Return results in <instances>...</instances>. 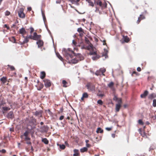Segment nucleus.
I'll return each mask as SVG.
<instances>
[{
    "instance_id": "1",
    "label": "nucleus",
    "mask_w": 156,
    "mask_h": 156,
    "mask_svg": "<svg viewBox=\"0 0 156 156\" xmlns=\"http://www.w3.org/2000/svg\"><path fill=\"white\" fill-rule=\"evenodd\" d=\"M70 51V49L68 48L67 50L65 48H63L62 52L63 54L65 56L66 58L68 60L69 62L70 63L75 64L78 62V59H77L75 56L73 59L72 58V56L69 53Z\"/></svg>"
},
{
    "instance_id": "2",
    "label": "nucleus",
    "mask_w": 156,
    "mask_h": 156,
    "mask_svg": "<svg viewBox=\"0 0 156 156\" xmlns=\"http://www.w3.org/2000/svg\"><path fill=\"white\" fill-rule=\"evenodd\" d=\"M105 71V69L104 68H101L99 70L97 71L96 73L95 74L97 75H104V73Z\"/></svg>"
},
{
    "instance_id": "3",
    "label": "nucleus",
    "mask_w": 156,
    "mask_h": 156,
    "mask_svg": "<svg viewBox=\"0 0 156 156\" xmlns=\"http://www.w3.org/2000/svg\"><path fill=\"white\" fill-rule=\"evenodd\" d=\"M90 55H95V56H93L92 57V58L93 60H96L99 58V56L97 55L96 52L95 51H90Z\"/></svg>"
},
{
    "instance_id": "4",
    "label": "nucleus",
    "mask_w": 156,
    "mask_h": 156,
    "mask_svg": "<svg viewBox=\"0 0 156 156\" xmlns=\"http://www.w3.org/2000/svg\"><path fill=\"white\" fill-rule=\"evenodd\" d=\"M6 117L8 119H12L14 117L13 112L12 111H10L6 115Z\"/></svg>"
},
{
    "instance_id": "5",
    "label": "nucleus",
    "mask_w": 156,
    "mask_h": 156,
    "mask_svg": "<svg viewBox=\"0 0 156 156\" xmlns=\"http://www.w3.org/2000/svg\"><path fill=\"white\" fill-rule=\"evenodd\" d=\"M23 8H21L20 11L19 12L18 15L20 17L23 18L25 17V15L24 13L23 12Z\"/></svg>"
},
{
    "instance_id": "6",
    "label": "nucleus",
    "mask_w": 156,
    "mask_h": 156,
    "mask_svg": "<svg viewBox=\"0 0 156 156\" xmlns=\"http://www.w3.org/2000/svg\"><path fill=\"white\" fill-rule=\"evenodd\" d=\"M44 81L46 87H50L51 83L49 80L47 79H45L44 80Z\"/></svg>"
},
{
    "instance_id": "7",
    "label": "nucleus",
    "mask_w": 156,
    "mask_h": 156,
    "mask_svg": "<svg viewBox=\"0 0 156 156\" xmlns=\"http://www.w3.org/2000/svg\"><path fill=\"white\" fill-rule=\"evenodd\" d=\"M2 113L4 115H5L6 112L10 110V108L7 107H4L2 108Z\"/></svg>"
},
{
    "instance_id": "8",
    "label": "nucleus",
    "mask_w": 156,
    "mask_h": 156,
    "mask_svg": "<svg viewBox=\"0 0 156 156\" xmlns=\"http://www.w3.org/2000/svg\"><path fill=\"white\" fill-rule=\"evenodd\" d=\"M41 35H37L36 33L34 32V36L32 39L34 40H37L38 39L40 38Z\"/></svg>"
},
{
    "instance_id": "9",
    "label": "nucleus",
    "mask_w": 156,
    "mask_h": 156,
    "mask_svg": "<svg viewBox=\"0 0 156 156\" xmlns=\"http://www.w3.org/2000/svg\"><path fill=\"white\" fill-rule=\"evenodd\" d=\"M43 112L42 110L36 111L35 113V115L36 116L41 117H42Z\"/></svg>"
},
{
    "instance_id": "10",
    "label": "nucleus",
    "mask_w": 156,
    "mask_h": 156,
    "mask_svg": "<svg viewBox=\"0 0 156 156\" xmlns=\"http://www.w3.org/2000/svg\"><path fill=\"white\" fill-rule=\"evenodd\" d=\"M29 122L30 123H31L32 125H34L36 124V119L32 117L30 118Z\"/></svg>"
},
{
    "instance_id": "11",
    "label": "nucleus",
    "mask_w": 156,
    "mask_h": 156,
    "mask_svg": "<svg viewBox=\"0 0 156 156\" xmlns=\"http://www.w3.org/2000/svg\"><path fill=\"white\" fill-rule=\"evenodd\" d=\"M148 94V92L147 90H145L143 94H141L140 97L142 98H145Z\"/></svg>"
},
{
    "instance_id": "12",
    "label": "nucleus",
    "mask_w": 156,
    "mask_h": 156,
    "mask_svg": "<svg viewBox=\"0 0 156 156\" xmlns=\"http://www.w3.org/2000/svg\"><path fill=\"white\" fill-rule=\"evenodd\" d=\"M108 53V51L107 49H104V51L103 52V54L102 55V56H104L105 57V58H106L108 57L107 54Z\"/></svg>"
},
{
    "instance_id": "13",
    "label": "nucleus",
    "mask_w": 156,
    "mask_h": 156,
    "mask_svg": "<svg viewBox=\"0 0 156 156\" xmlns=\"http://www.w3.org/2000/svg\"><path fill=\"white\" fill-rule=\"evenodd\" d=\"M97 95L102 97L104 96V93L103 91L98 90V93H97Z\"/></svg>"
},
{
    "instance_id": "14",
    "label": "nucleus",
    "mask_w": 156,
    "mask_h": 156,
    "mask_svg": "<svg viewBox=\"0 0 156 156\" xmlns=\"http://www.w3.org/2000/svg\"><path fill=\"white\" fill-rule=\"evenodd\" d=\"M86 49H87L89 50H92V51H94V48L93 47V45L91 44L89 45L88 46H86Z\"/></svg>"
},
{
    "instance_id": "15",
    "label": "nucleus",
    "mask_w": 156,
    "mask_h": 156,
    "mask_svg": "<svg viewBox=\"0 0 156 156\" xmlns=\"http://www.w3.org/2000/svg\"><path fill=\"white\" fill-rule=\"evenodd\" d=\"M19 32L20 34L23 35L26 33V32L24 28L23 27L20 30Z\"/></svg>"
},
{
    "instance_id": "16",
    "label": "nucleus",
    "mask_w": 156,
    "mask_h": 156,
    "mask_svg": "<svg viewBox=\"0 0 156 156\" xmlns=\"http://www.w3.org/2000/svg\"><path fill=\"white\" fill-rule=\"evenodd\" d=\"M37 44L38 45V47H39L43 45V42L41 40H39L37 42Z\"/></svg>"
},
{
    "instance_id": "17",
    "label": "nucleus",
    "mask_w": 156,
    "mask_h": 156,
    "mask_svg": "<svg viewBox=\"0 0 156 156\" xmlns=\"http://www.w3.org/2000/svg\"><path fill=\"white\" fill-rule=\"evenodd\" d=\"M155 97H156V94L154 93H152L149 95L148 97V98L150 99H152Z\"/></svg>"
},
{
    "instance_id": "18",
    "label": "nucleus",
    "mask_w": 156,
    "mask_h": 156,
    "mask_svg": "<svg viewBox=\"0 0 156 156\" xmlns=\"http://www.w3.org/2000/svg\"><path fill=\"white\" fill-rule=\"evenodd\" d=\"M76 57L77 58V59H78V61L79 60H82L83 59V57L82 56V55L80 54H77Z\"/></svg>"
},
{
    "instance_id": "19",
    "label": "nucleus",
    "mask_w": 156,
    "mask_h": 156,
    "mask_svg": "<svg viewBox=\"0 0 156 156\" xmlns=\"http://www.w3.org/2000/svg\"><path fill=\"white\" fill-rule=\"evenodd\" d=\"M121 107V105H120L119 104H116L115 107V110L116 111V112H119Z\"/></svg>"
},
{
    "instance_id": "20",
    "label": "nucleus",
    "mask_w": 156,
    "mask_h": 156,
    "mask_svg": "<svg viewBox=\"0 0 156 156\" xmlns=\"http://www.w3.org/2000/svg\"><path fill=\"white\" fill-rule=\"evenodd\" d=\"M145 17L143 15H140V17L138 18V20L137 21V23H139L140 22L141 20L145 19Z\"/></svg>"
},
{
    "instance_id": "21",
    "label": "nucleus",
    "mask_w": 156,
    "mask_h": 156,
    "mask_svg": "<svg viewBox=\"0 0 156 156\" xmlns=\"http://www.w3.org/2000/svg\"><path fill=\"white\" fill-rule=\"evenodd\" d=\"M42 141L46 144H48L49 143L48 140L46 138H42Z\"/></svg>"
},
{
    "instance_id": "22",
    "label": "nucleus",
    "mask_w": 156,
    "mask_h": 156,
    "mask_svg": "<svg viewBox=\"0 0 156 156\" xmlns=\"http://www.w3.org/2000/svg\"><path fill=\"white\" fill-rule=\"evenodd\" d=\"M45 76V73L44 72H41V73L40 77L41 79H44Z\"/></svg>"
},
{
    "instance_id": "23",
    "label": "nucleus",
    "mask_w": 156,
    "mask_h": 156,
    "mask_svg": "<svg viewBox=\"0 0 156 156\" xmlns=\"http://www.w3.org/2000/svg\"><path fill=\"white\" fill-rule=\"evenodd\" d=\"M78 150L76 149H74V154H73V156H78L79 155V153L78 152Z\"/></svg>"
},
{
    "instance_id": "24",
    "label": "nucleus",
    "mask_w": 156,
    "mask_h": 156,
    "mask_svg": "<svg viewBox=\"0 0 156 156\" xmlns=\"http://www.w3.org/2000/svg\"><path fill=\"white\" fill-rule=\"evenodd\" d=\"M88 149L86 147H83V148H82L80 150V151L82 153H83L85 152H86L87 151Z\"/></svg>"
},
{
    "instance_id": "25",
    "label": "nucleus",
    "mask_w": 156,
    "mask_h": 156,
    "mask_svg": "<svg viewBox=\"0 0 156 156\" xmlns=\"http://www.w3.org/2000/svg\"><path fill=\"white\" fill-rule=\"evenodd\" d=\"M30 132L28 131H26L23 134V136H28V135L29 134ZM23 135H21L20 136V137L21 138H23Z\"/></svg>"
},
{
    "instance_id": "26",
    "label": "nucleus",
    "mask_w": 156,
    "mask_h": 156,
    "mask_svg": "<svg viewBox=\"0 0 156 156\" xmlns=\"http://www.w3.org/2000/svg\"><path fill=\"white\" fill-rule=\"evenodd\" d=\"M139 130L140 134L143 137H144L146 136L145 133L144 131H142L140 129H139Z\"/></svg>"
},
{
    "instance_id": "27",
    "label": "nucleus",
    "mask_w": 156,
    "mask_h": 156,
    "mask_svg": "<svg viewBox=\"0 0 156 156\" xmlns=\"http://www.w3.org/2000/svg\"><path fill=\"white\" fill-rule=\"evenodd\" d=\"M96 132L97 133H102L103 132V130L101 128L99 127L97 128Z\"/></svg>"
},
{
    "instance_id": "28",
    "label": "nucleus",
    "mask_w": 156,
    "mask_h": 156,
    "mask_svg": "<svg viewBox=\"0 0 156 156\" xmlns=\"http://www.w3.org/2000/svg\"><path fill=\"white\" fill-rule=\"evenodd\" d=\"M86 86L88 88H93L94 87H95L94 86V85L92 84L91 83H88L86 85Z\"/></svg>"
},
{
    "instance_id": "29",
    "label": "nucleus",
    "mask_w": 156,
    "mask_h": 156,
    "mask_svg": "<svg viewBox=\"0 0 156 156\" xmlns=\"http://www.w3.org/2000/svg\"><path fill=\"white\" fill-rule=\"evenodd\" d=\"M123 39L125 42H128L129 41V39L127 36H123Z\"/></svg>"
},
{
    "instance_id": "30",
    "label": "nucleus",
    "mask_w": 156,
    "mask_h": 156,
    "mask_svg": "<svg viewBox=\"0 0 156 156\" xmlns=\"http://www.w3.org/2000/svg\"><path fill=\"white\" fill-rule=\"evenodd\" d=\"M59 146L60 148L62 150H64L66 148V146L64 144H59Z\"/></svg>"
},
{
    "instance_id": "31",
    "label": "nucleus",
    "mask_w": 156,
    "mask_h": 156,
    "mask_svg": "<svg viewBox=\"0 0 156 156\" xmlns=\"http://www.w3.org/2000/svg\"><path fill=\"white\" fill-rule=\"evenodd\" d=\"M56 55L57 57L61 60L62 61L63 58L60 55V54L58 53H56Z\"/></svg>"
},
{
    "instance_id": "32",
    "label": "nucleus",
    "mask_w": 156,
    "mask_h": 156,
    "mask_svg": "<svg viewBox=\"0 0 156 156\" xmlns=\"http://www.w3.org/2000/svg\"><path fill=\"white\" fill-rule=\"evenodd\" d=\"M1 80L3 83H5L6 82V79L5 77H3L1 79Z\"/></svg>"
},
{
    "instance_id": "33",
    "label": "nucleus",
    "mask_w": 156,
    "mask_h": 156,
    "mask_svg": "<svg viewBox=\"0 0 156 156\" xmlns=\"http://www.w3.org/2000/svg\"><path fill=\"white\" fill-rule=\"evenodd\" d=\"M82 96L84 98H87L88 97V95L87 93H84L83 94Z\"/></svg>"
},
{
    "instance_id": "34",
    "label": "nucleus",
    "mask_w": 156,
    "mask_h": 156,
    "mask_svg": "<svg viewBox=\"0 0 156 156\" xmlns=\"http://www.w3.org/2000/svg\"><path fill=\"white\" fill-rule=\"evenodd\" d=\"M116 101H117L118 102V104H119L120 105H121L122 103V99L121 98H119L118 99V100H117Z\"/></svg>"
},
{
    "instance_id": "35",
    "label": "nucleus",
    "mask_w": 156,
    "mask_h": 156,
    "mask_svg": "<svg viewBox=\"0 0 156 156\" xmlns=\"http://www.w3.org/2000/svg\"><path fill=\"white\" fill-rule=\"evenodd\" d=\"M116 101H117L118 102V104H119L120 105H121L122 103V99L121 98H119L118 99V100H117Z\"/></svg>"
},
{
    "instance_id": "36",
    "label": "nucleus",
    "mask_w": 156,
    "mask_h": 156,
    "mask_svg": "<svg viewBox=\"0 0 156 156\" xmlns=\"http://www.w3.org/2000/svg\"><path fill=\"white\" fill-rule=\"evenodd\" d=\"M10 40L11 41L14 43H15L16 42V40L15 38V37H11L10 39Z\"/></svg>"
},
{
    "instance_id": "37",
    "label": "nucleus",
    "mask_w": 156,
    "mask_h": 156,
    "mask_svg": "<svg viewBox=\"0 0 156 156\" xmlns=\"http://www.w3.org/2000/svg\"><path fill=\"white\" fill-rule=\"evenodd\" d=\"M67 83V82L65 80H63L62 81V83L63 85V87H66L67 86L66 85V84Z\"/></svg>"
},
{
    "instance_id": "38",
    "label": "nucleus",
    "mask_w": 156,
    "mask_h": 156,
    "mask_svg": "<svg viewBox=\"0 0 156 156\" xmlns=\"http://www.w3.org/2000/svg\"><path fill=\"white\" fill-rule=\"evenodd\" d=\"M153 106L154 107H156V99H154L153 100Z\"/></svg>"
},
{
    "instance_id": "39",
    "label": "nucleus",
    "mask_w": 156,
    "mask_h": 156,
    "mask_svg": "<svg viewBox=\"0 0 156 156\" xmlns=\"http://www.w3.org/2000/svg\"><path fill=\"white\" fill-rule=\"evenodd\" d=\"M28 37H26L25 38L24 41H23V43H27L28 41Z\"/></svg>"
},
{
    "instance_id": "40",
    "label": "nucleus",
    "mask_w": 156,
    "mask_h": 156,
    "mask_svg": "<svg viewBox=\"0 0 156 156\" xmlns=\"http://www.w3.org/2000/svg\"><path fill=\"white\" fill-rule=\"evenodd\" d=\"M97 103L101 105H102L103 104V102L101 100H99L98 101Z\"/></svg>"
},
{
    "instance_id": "41",
    "label": "nucleus",
    "mask_w": 156,
    "mask_h": 156,
    "mask_svg": "<svg viewBox=\"0 0 156 156\" xmlns=\"http://www.w3.org/2000/svg\"><path fill=\"white\" fill-rule=\"evenodd\" d=\"M70 1L71 3L73 4H77V3L76 1V0H69Z\"/></svg>"
},
{
    "instance_id": "42",
    "label": "nucleus",
    "mask_w": 156,
    "mask_h": 156,
    "mask_svg": "<svg viewBox=\"0 0 156 156\" xmlns=\"http://www.w3.org/2000/svg\"><path fill=\"white\" fill-rule=\"evenodd\" d=\"M114 83L113 82H111L108 84V86L109 87H112L113 86Z\"/></svg>"
},
{
    "instance_id": "43",
    "label": "nucleus",
    "mask_w": 156,
    "mask_h": 156,
    "mask_svg": "<svg viewBox=\"0 0 156 156\" xmlns=\"http://www.w3.org/2000/svg\"><path fill=\"white\" fill-rule=\"evenodd\" d=\"M97 4L101 6H102V2L98 0L97 2Z\"/></svg>"
},
{
    "instance_id": "44",
    "label": "nucleus",
    "mask_w": 156,
    "mask_h": 156,
    "mask_svg": "<svg viewBox=\"0 0 156 156\" xmlns=\"http://www.w3.org/2000/svg\"><path fill=\"white\" fill-rule=\"evenodd\" d=\"M138 123L141 125H143L144 124V123L142 121L141 119H139L138 120Z\"/></svg>"
},
{
    "instance_id": "45",
    "label": "nucleus",
    "mask_w": 156,
    "mask_h": 156,
    "mask_svg": "<svg viewBox=\"0 0 156 156\" xmlns=\"http://www.w3.org/2000/svg\"><path fill=\"white\" fill-rule=\"evenodd\" d=\"M10 14V12L8 11H6L5 12V15L6 16H9Z\"/></svg>"
},
{
    "instance_id": "46",
    "label": "nucleus",
    "mask_w": 156,
    "mask_h": 156,
    "mask_svg": "<svg viewBox=\"0 0 156 156\" xmlns=\"http://www.w3.org/2000/svg\"><path fill=\"white\" fill-rule=\"evenodd\" d=\"M118 98H117V96L115 95L113 98V100L114 101H116L118 100Z\"/></svg>"
},
{
    "instance_id": "47",
    "label": "nucleus",
    "mask_w": 156,
    "mask_h": 156,
    "mask_svg": "<svg viewBox=\"0 0 156 156\" xmlns=\"http://www.w3.org/2000/svg\"><path fill=\"white\" fill-rule=\"evenodd\" d=\"M30 138L28 136H25V140H30Z\"/></svg>"
},
{
    "instance_id": "48",
    "label": "nucleus",
    "mask_w": 156,
    "mask_h": 156,
    "mask_svg": "<svg viewBox=\"0 0 156 156\" xmlns=\"http://www.w3.org/2000/svg\"><path fill=\"white\" fill-rule=\"evenodd\" d=\"M77 31L79 32H81L82 31V29L81 28H79L77 29Z\"/></svg>"
},
{
    "instance_id": "49",
    "label": "nucleus",
    "mask_w": 156,
    "mask_h": 156,
    "mask_svg": "<svg viewBox=\"0 0 156 156\" xmlns=\"http://www.w3.org/2000/svg\"><path fill=\"white\" fill-rule=\"evenodd\" d=\"M0 152H2V153H4L6 152V150L5 149H2V150H1L0 151Z\"/></svg>"
},
{
    "instance_id": "50",
    "label": "nucleus",
    "mask_w": 156,
    "mask_h": 156,
    "mask_svg": "<svg viewBox=\"0 0 156 156\" xmlns=\"http://www.w3.org/2000/svg\"><path fill=\"white\" fill-rule=\"evenodd\" d=\"M63 107H62L60 109L59 113H62L63 112Z\"/></svg>"
},
{
    "instance_id": "51",
    "label": "nucleus",
    "mask_w": 156,
    "mask_h": 156,
    "mask_svg": "<svg viewBox=\"0 0 156 156\" xmlns=\"http://www.w3.org/2000/svg\"><path fill=\"white\" fill-rule=\"evenodd\" d=\"M30 33L31 34L34 31V28L32 27H30Z\"/></svg>"
},
{
    "instance_id": "52",
    "label": "nucleus",
    "mask_w": 156,
    "mask_h": 156,
    "mask_svg": "<svg viewBox=\"0 0 156 156\" xmlns=\"http://www.w3.org/2000/svg\"><path fill=\"white\" fill-rule=\"evenodd\" d=\"M105 129L108 131H110L112 130V128L106 127L105 128Z\"/></svg>"
},
{
    "instance_id": "53",
    "label": "nucleus",
    "mask_w": 156,
    "mask_h": 156,
    "mask_svg": "<svg viewBox=\"0 0 156 156\" xmlns=\"http://www.w3.org/2000/svg\"><path fill=\"white\" fill-rule=\"evenodd\" d=\"M91 145L89 144H86V147L87 148H89L91 147Z\"/></svg>"
},
{
    "instance_id": "54",
    "label": "nucleus",
    "mask_w": 156,
    "mask_h": 156,
    "mask_svg": "<svg viewBox=\"0 0 156 156\" xmlns=\"http://www.w3.org/2000/svg\"><path fill=\"white\" fill-rule=\"evenodd\" d=\"M41 129H43L44 130H45L46 129V127L45 126H43L41 127Z\"/></svg>"
},
{
    "instance_id": "55",
    "label": "nucleus",
    "mask_w": 156,
    "mask_h": 156,
    "mask_svg": "<svg viewBox=\"0 0 156 156\" xmlns=\"http://www.w3.org/2000/svg\"><path fill=\"white\" fill-rule=\"evenodd\" d=\"M8 66L10 67V68L11 69V70H14L15 69V68L13 66Z\"/></svg>"
},
{
    "instance_id": "56",
    "label": "nucleus",
    "mask_w": 156,
    "mask_h": 156,
    "mask_svg": "<svg viewBox=\"0 0 156 156\" xmlns=\"http://www.w3.org/2000/svg\"><path fill=\"white\" fill-rule=\"evenodd\" d=\"M64 116L63 115H62L60 117V118H59V119L60 120H61L64 119Z\"/></svg>"
},
{
    "instance_id": "57",
    "label": "nucleus",
    "mask_w": 156,
    "mask_h": 156,
    "mask_svg": "<svg viewBox=\"0 0 156 156\" xmlns=\"http://www.w3.org/2000/svg\"><path fill=\"white\" fill-rule=\"evenodd\" d=\"M65 144L66 146H68V147H69V144L67 141H65Z\"/></svg>"
},
{
    "instance_id": "58",
    "label": "nucleus",
    "mask_w": 156,
    "mask_h": 156,
    "mask_svg": "<svg viewBox=\"0 0 156 156\" xmlns=\"http://www.w3.org/2000/svg\"><path fill=\"white\" fill-rule=\"evenodd\" d=\"M95 12H99V14H101L100 12L99 11L98 9L97 8L95 10Z\"/></svg>"
},
{
    "instance_id": "59",
    "label": "nucleus",
    "mask_w": 156,
    "mask_h": 156,
    "mask_svg": "<svg viewBox=\"0 0 156 156\" xmlns=\"http://www.w3.org/2000/svg\"><path fill=\"white\" fill-rule=\"evenodd\" d=\"M73 44L74 45H76V41L75 40H73Z\"/></svg>"
},
{
    "instance_id": "60",
    "label": "nucleus",
    "mask_w": 156,
    "mask_h": 156,
    "mask_svg": "<svg viewBox=\"0 0 156 156\" xmlns=\"http://www.w3.org/2000/svg\"><path fill=\"white\" fill-rule=\"evenodd\" d=\"M89 3L90 5L93 6H94V4L93 3L90 1V2H88Z\"/></svg>"
},
{
    "instance_id": "61",
    "label": "nucleus",
    "mask_w": 156,
    "mask_h": 156,
    "mask_svg": "<svg viewBox=\"0 0 156 156\" xmlns=\"http://www.w3.org/2000/svg\"><path fill=\"white\" fill-rule=\"evenodd\" d=\"M81 48L83 49H86V46L85 45H84L82 46H81Z\"/></svg>"
},
{
    "instance_id": "62",
    "label": "nucleus",
    "mask_w": 156,
    "mask_h": 156,
    "mask_svg": "<svg viewBox=\"0 0 156 156\" xmlns=\"http://www.w3.org/2000/svg\"><path fill=\"white\" fill-rule=\"evenodd\" d=\"M137 70L138 71L140 72V71L141 69L140 68L138 67L137 69Z\"/></svg>"
},
{
    "instance_id": "63",
    "label": "nucleus",
    "mask_w": 156,
    "mask_h": 156,
    "mask_svg": "<svg viewBox=\"0 0 156 156\" xmlns=\"http://www.w3.org/2000/svg\"><path fill=\"white\" fill-rule=\"evenodd\" d=\"M27 37H28V39L30 38V39H32V38H33V36L32 37L31 35H30L29 36H27Z\"/></svg>"
},
{
    "instance_id": "64",
    "label": "nucleus",
    "mask_w": 156,
    "mask_h": 156,
    "mask_svg": "<svg viewBox=\"0 0 156 156\" xmlns=\"http://www.w3.org/2000/svg\"><path fill=\"white\" fill-rule=\"evenodd\" d=\"M26 143L28 144H31V143L30 141H28L26 142Z\"/></svg>"
}]
</instances>
